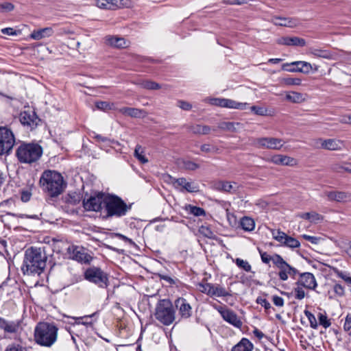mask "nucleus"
<instances>
[{
	"mask_svg": "<svg viewBox=\"0 0 351 351\" xmlns=\"http://www.w3.org/2000/svg\"><path fill=\"white\" fill-rule=\"evenodd\" d=\"M286 99L292 103L299 104L304 101L305 98L302 93L293 91L287 93Z\"/></svg>",
	"mask_w": 351,
	"mask_h": 351,
	"instance_id": "e433bc0d",
	"label": "nucleus"
},
{
	"mask_svg": "<svg viewBox=\"0 0 351 351\" xmlns=\"http://www.w3.org/2000/svg\"><path fill=\"white\" fill-rule=\"evenodd\" d=\"M168 178L173 187L181 192L196 193L199 191L197 184L189 182L184 178H175L169 175Z\"/></svg>",
	"mask_w": 351,
	"mask_h": 351,
	"instance_id": "1a4fd4ad",
	"label": "nucleus"
},
{
	"mask_svg": "<svg viewBox=\"0 0 351 351\" xmlns=\"http://www.w3.org/2000/svg\"><path fill=\"white\" fill-rule=\"evenodd\" d=\"M269 161L277 165L293 167L297 165V160L295 158L282 154L274 155Z\"/></svg>",
	"mask_w": 351,
	"mask_h": 351,
	"instance_id": "aec40b11",
	"label": "nucleus"
},
{
	"mask_svg": "<svg viewBox=\"0 0 351 351\" xmlns=\"http://www.w3.org/2000/svg\"><path fill=\"white\" fill-rule=\"evenodd\" d=\"M240 226L246 232H251L255 228V222L254 219L249 217H243L240 220Z\"/></svg>",
	"mask_w": 351,
	"mask_h": 351,
	"instance_id": "2f4dec72",
	"label": "nucleus"
},
{
	"mask_svg": "<svg viewBox=\"0 0 351 351\" xmlns=\"http://www.w3.org/2000/svg\"><path fill=\"white\" fill-rule=\"evenodd\" d=\"M175 306L182 318H189L191 315L192 308L186 299L179 298L175 301Z\"/></svg>",
	"mask_w": 351,
	"mask_h": 351,
	"instance_id": "a211bd4d",
	"label": "nucleus"
},
{
	"mask_svg": "<svg viewBox=\"0 0 351 351\" xmlns=\"http://www.w3.org/2000/svg\"><path fill=\"white\" fill-rule=\"evenodd\" d=\"M271 233L274 239L279 242L280 244L282 243L283 241L287 237V234L280 230H271Z\"/></svg>",
	"mask_w": 351,
	"mask_h": 351,
	"instance_id": "79ce46f5",
	"label": "nucleus"
},
{
	"mask_svg": "<svg viewBox=\"0 0 351 351\" xmlns=\"http://www.w3.org/2000/svg\"><path fill=\"white\" fill-rule=\"evenodd\" d=\"M53 32L51 27H45L33 31L30 34V38L36 40H39L51 36Z\"/></svg>",
	"mask_w": 351,
	"mask_h": 351,
	"instance_id": "393cba45",
	"label": "nucleus"
},
{
	"mask_svg": "<svg viewBox=\"0 0 351 351\" xmlns=\"http://www.w3.org/2000/svg\"><path fill=\"white\" fill-rule=\"evenodd\" d=\"M252 145L258 149L279 150L283 146L282 140L273 137L258 138L253 140Z\"/></svg>",
	"mask_w": 351,
	"mask_h": 351,
	"instance_id": "9d476101",
	"label": "nucleus"
},
{
	"mask_svg": "<svg viewBox=\"0 0 351 351\" xmlns=\"http://www.w3.org/2000/svg\"><path fill=\"white\" fill-rule=\"evenodd\" d=\"M251 110L254 112L256 114L262 116L265 115L267 112V110L265 108L256 106H252Z\"/></svg>",
	"mask_w": 351,
	"mask_h": 351,
	"instance_id": "13d9d810",
	"label": "nucleus"
},
{
	"mask_svg": "<svg viewBox=\"0 0 351 351\" xmlns=\"http://www.w3.org/2000/svg\"><path fill=\"white\" fill-rule=\"evenodd\" d=\"M239 122H223L220 124L219 128L230 132H238L243 127Z\"/></svg>",
	"mask_w": 351,
	"mask_h": 351,
	"instance_id": "f704fd0d",
	"label": "nucleus"
},
{
	"mask_svg": "<svg viewBox=\"0 0 351 351\" xmlns=\"http://www.w3.org/2000/svg\"><path fill=\"white\" fill-rule=\"evenodd\" d=\"M184 167L188 170H195L198 169L199 166L194 162L187 160L184 162Z\"/></svg>",
	"mask_w": 351,
	"mask_h": 351,
	"instance_id": "6e6d98bb",
	"label": "nucleus"
},
{
	"mask_svg": "<svg viewBox=\"0 0 351 351\" xmlns=\"http://www.w3.org/2000/svg\"><path fill=\"white\" fill-rule=\"evenodd\" d=\"M19 327L18 322L8 321L4 318L0 317V328L3 330L5 332L14 333Z\"/></svg>",
	"mask_w": 351,
	"mask_h": 351,
	"instance_id": "b1692460",
	"label": "nucleus"
},
{
	"mask_svg": "<svg viewBox=\"0 0 351 351\" xmlns=\"http://www.w3.org/2000/svg\"><path fill=\"white\" fill-rule=\"evenodd\" d=\"M0 7L2 10L6 12H10L14 10V5L9 2H5L0 5Z\"/></svg>",
	"mask_w": 351,
	"mask_h": 351,
	"instance_id": "338daca9",
	"label": "nucleus"
},
{
	"mask_svg": "<svg viewBox=\"0 0 351 351\" xmlns=\"http://www.w3.org/2000/svg\"><path fill=\"white\" fill-rule=\"evenodd\" d=\"M302 237H303L305 240H306V241H308L311 242V243H313V244H317V243H319V241H320V240H321V238H320V237H317L310 236V235H307V234H303V235H302Z\"/></svg>",
	"mask_w": 351,
	"mask_h": 351,
	"instance_id": "bf43d9fd",
	"label": "nucleus"
},
{
	"mask_svg": "<svg viewBox=\"0 0 351 351\" xmlns=\"http://www.w3.org/2000/svg\"><path fill=\"white\" fill-rule=\"evenodd\" d=\"M58 328L54 324L38 323L34 329V341L41 346L50 348L57 341Z\"/></svg>",
	"mask_w": 351,
	"mask_h": 351,
	"instance_id": "7ed1b4c3",
	"label": "nucleus"
},
{
	"mask_svg": "<svg viewBox=\"0 0 351 351\" xmlns=\"http://www.w3.org/2000/svg\"><path fill=\"white\" fill-rule=\"evenodd\" d=\"M84 277L87 281L101 289L107 288L109 285L108 274L98 267L93 266L87 268L84 271Z\"/></svg>",
	"mask_w": 351,
	"mask_h": 351,
	"instance_id": "0eeeda50",
	"label": "nucleus"
},
{
	"mask_svg": "<svg viewBox=\"0 0 351 351\" xmlns=\"http://www.w3.org/2000/svg\"><path fill=\"white\" fill-rule=\"evenodd\" d=\"M313 69V66L305 61H295L291 63H285L282 69L288 72H300L308 74Z\"/></svg>",
	"mask_w": 351,
	"mask_h": 351,
	"instance_id": "f8f14e48",
	"label": "nucleus"
},
{
	"mask_svg": "<svg viewBox=\"0 0 351 351\" xmlns=\"http://www.w3.org/2000/svg\"><path fill=\"white\" fill-rule=\"evenodd\" d=\"M188 128L190 132L195 134H207L211 130L209 126L199 124L189 125Z\"/></svg>",
	"mask_w": 351,
	"mask_h": 351,
	"instance_id": "72a5a7b5",
	"label": "nucleus"
},
{
	"mask_svg": "<svg viewBox=\"0 0 351 351\" xmlns=\"http://www.w3.org/2000/svg\"><path fill=\"white\" fill-rule=\"evenodd\" d=\"M178 106L184 110H190L192 108V105L190 103L183 100L178 101Z\"/></svg>",
	"mask_w": 351,
	"mask_h": 351,
	"instance_id": "4d7b16f0",
	"label": "nucleus"
},
{
	"mask_svg": "<svg viewBox=\"0 0 351 351\" xmlns=\"http://www.w3.org/2000/svg\"><path fill=\"white\" fill-rule=\"evenodd\" d=\"M19 120L23 125L30 130L36 128L40 121L34 110L30 109L21 112Z\"/></svg>",
	"mask_w": 351,
	"mask_h": 351,
	"instance_id": "ddd939ff",
	"label": "nucleus"
},
{
	"mask_svg": "<svg viewBox=\"0 0 351 351\" xmlns=\"http://www.w3.org/2000/svg\"><path fill=\"white\" fill-rule=\"evenodd\" d=\"M278 44L287 46H299L304 47L306 45V40L304 38L297 36L288 37L284 36L278 39Z\"/></svg>",
	"mask_w": 351,
	"mask_h": 351,
	"instance_id": "412c9836",
	"label": "nucleus"
},
{
	"mask_svg": "<svg viewBox=\"0 0 351 351\" xmlns=\"http://www.w3.org/2000/svg\"><path fill=\"white\" fill-rule=\"evenodd\" d=\"M200 149H201V151H202L204 152H206V153L211 152H217V150L215 147H212L209 144H204V145H201Z\"/></svg>",
	"mask_w": 351,
	"mask_h": 351,
	"instance_id": "0e129e2a",
	"label": "nucleus"
},
{
	"mask_svg": "<svg viewBox=\"0 0 351 351\" xmlns=\"http://www.w3.org/2000/svg\"><path fill=\"white\" fill-rule=\"evenodd\" d=\"M235 263L239 268L243 269L247 272L251 271L252 270V266L247 261L237 258L235 260Z\"/></svg>",
	"mask_w": 351,
	"mask_h": 351,
	"instance_id": "49530a36",
	"label": "nucleus"
},
{
	"mask_svg": "<svg viewBox=\"0 0 351 351\" xmlns=\"http://www.w3.org/2000/svg\"><path fill=\"white\" fill-rule=\"evenodd\" d=\"M216 188L225 192L234 193L238 191L239 185L236 182L220 181L216 184Z\"/></svg>",
	"mask_w": 351,
	"mask_h": 351,
	"instance_id": "bb28decb",
	"label": "nucleus"
},
{
	"mask_svg": "<svg viewBox=\"0 0 351 351\" xmlns=\"http://www.w3.org/2000/svg\"><path fill=\"white\" fill-rule=\"evenodd\" d=\"M295 285L302 286L309 290H315L317 287V283L314 275L310 272L301 273Z\"/></svg>",
	"mask_w": 351,
	"mask_h": 351,
	"instance_id": "dca6fc26",
	"label": "nucleus"
},
{
	"mask_svg": "<svg viewBox=\"0 0 351 351\" xmlns=\"http://www.w3.org/2000/svg\"><path fill=\"white\" fill-rule=\"evenodd\" d=\"M43 148L38 144L27 143L21 145L16 149V156L21 163L31 164L40 159Z\"/></svg>",
	"mask_w": 351,
	"mask_h": 351,
	"instance_id": "20e7f679",
	"label": "nucleus"
},
{
	"mask_svg": "<svg viewBox=\"0 0 351 351\" xmlns=\"http://www.w3.org/2000/svg\"><path fill=\"white\" fill-rule=\"evenodd\" d=\"M304 313L306 317L308 318L311 327L312 328L316 329L318 326V324L315 316L307 310H305Z\"/></svg>",
	"mask_w": 351,
	"mask_h": 351,
	"instance_id": "de8ad7c7",
	"label": "nucleus"
},
{
	"mask_svg": "<svg viewBox=\"0 0 351 351\" xmlns=\"http://www.w3.org/2000/svg\"><path fill=\"white\" fill-rule=\"evenodd\" d=\"M32 196V193L29 191H23L21 193V199L23 202H27Z\"/></svg>",
	"mask_w": 351,
	"mask_h": 351,
	"instance_id": "69168bd1",
	"label": "nucleus"
},
{
	"mask_svg": "<svg viewBox=\"0 0 351 351\" xmlns=\"http://www.w3.org/2000/svg\"><path fill=\"white\" fill-rule=\"evenodd\" d=\"M274 265L279 269L278 277L282 281H286L288 280L289 274L290 265L287 263L283 258L280 256H276L274 258Z\"/></svg>",
	"mask_w": 351,
	"mask_h": 351,
	"instance_id": "f3484780",
	"label": "nucleus"
},
{
	"mask_svg": "<svg viewBox=\"0 0 351 351\" xmlns=\"http://www.w3.org/2000/svg\"><path fill=\"white\" fill-rule=\"evenodd\" d=\"M47 256L40 247H31L25 253L22 270L24 274H40L46 266Z\"/></svg>",
	"mask_w": 351,
	"mask_h": 351,
	"instance_id": "f257e3e1",
	"label": "nucleus"
},
{
	"mask_svg": "<svg viewBox=\"0 0 351 351\" xmlns=\"http://www.w3.org/2000/svg\"><path fill=\"white\" fill-rule=\"evenodd\" d=\"M298 217L309 221L311 223H317L323 220V217L319 213L312 211L308 213H302L298 215Z\"/></svg>",
	"mask_w": 351,
	"mask_h": 351,
	"instance_id": "c85d7f7f",
	"label": "nucleus"
},
{
	"mask_svg": "<svg viewBox=\"0 0 351 351\" xmlns=\"http://www.w3.org/2000/svg\"><path fill=\"white\" fill-rule=\"evenodd\" d=\"M333 295L329 296V298H335L336 297H342L345 294V287L338 283L334 285L332 287Z\"/></svg>",
	"mask_w": 351,
	"mask_h": 351,
	"instance_id": "a19ab883",
	"label": "nucleus"
},
{
	"mask_svg": "<svg viewBox=\"0 0 351 351\" xmlns=\"http://www.w3.org/2000/svg\"><path fill=\"white\" fill-rule=\"evenodd\" d=\"M40 184L43 190L51 197L58 196L66 186L62 176L52 170H46L42 173Z\"/></svg>",
	"mask_w": 351,
	"mask_h": 351,
	"instance_id": "f03ea898",
	"label": "nucleus"
},
{
	"mask_svg": "<svg viewBox=\"0 0 351 351\" xmlns=\"http://www.w3.org/2000/svg\"><path fill=\"white\" fill-rule=\"evenodd\" d=\"M343 329L345 331H349L351 329V314H348L346 315L343 324Z\"/></svg>",
	"mask_w": 351,
	"mask_h": 351,
	"instance_id": "e2e57ef3",
	"label": "nucleus"
},
{
	"mask_svg": "<svg viewBox=\"0 0 351 351\" xmlns=\"http://www.w3.org/2000/svg\"><path fill=\"white\" fill-rule=\"evenodd\" d=\"M186 209L191 214L196 217L204 216L206 215L205 210L200 207L189 205Z\"/></svg>",
	"mask_w": 351,
	"mask_h": 351,
	"instance_id": "37998d69",
	"label": "nucleus"
},
{
	"mask_svg": "<svg viewBox=\"0 0 351 351\" xmlns=\"http://www.w3.org/2000/svg\"><path fill=\"white\" fill-rule=\"evenodd\" d=\"M106 196L103 193H98L83 200V206L86 210L98 212L105 206Z\"/></svg>",
	"mask_w": 351,
	"mask_h": 351,
	"instance_id": "9b49d317",
	"label": "nucleus"
},
{
	"mask_svg": "<svg viewBox=\"0 0 351 351\" xmlns=\"http://www.w3.org/2000/svg\"><path fill=\"white\" fill-rule=\"evenodd\" d=\"M232 296V291L226 289L219 284H213L211 298H226Z\"/></svg>",
	"mask_w": 351,
	"mask_h": 351,
	"instance_id": "a878e982",
	"label": "nucleus"
},
{
	"mask_svg": "<svg viewBox=\"0 0 351 351\" xmlns=\"http://www.w3.org/2000/svg\"><path fill=\"white\" fill-rule=\"evenodd\" d=\"M253 344L246 338H243L237 344L232 347L231 351H252Z\"/></svg>",
	"mask_w": 351,
	"mask_h": 351,
	"instance_id": "cd10ccee",
	"label": "nucleus"
},
{
	"mask_svg": "<svg viewBox=\"0 0 351 351\" xmlns=\"http://www.w3.org/2000/svg\"><path fill=\"white\" fill-rule=\"evenodd\" d=\"M213 284L208 282H199L197 285L198 291L211 297Z\"/></svg>",
	"mask_w": 351,
	"mask_h": 351,
	"instance_id": "ea45409f",
	"label": "nucleus"
},
{
	"mask_svg": "<svg viewBox=\"0 0 351 351\" xmlns=\"http://www.w3.org/2000/svg\"><path fill=\"white\" fill-rule=\"evenodd\" d=\"M281 245L291 249H294L299 247L300 246V243L296 239L287 235Z\"/></svg>",
	"mask_w": 351,
	"mask_h": 351,
	"instance_id": "4c0bfd02",
	"label": "nucleus"
},
{
	"mask_svg": "<svg viewBox=\"0 0 351 351\" xmlns=\"http://www.w3.org/2000/svg\"><path fill=\"white\" fill-rule=\"evenodd\" d=\"M330 201L346 203L351 201V194L344 191H328L325 193Z\"/></svg>",
	"mask_w": 351,
	"mask_h": 351,
	"instance_id": "6ab92c4d",
	"label": "nucleus"
},
{
	"mask_svg": "<svg viewBox=\"0 0 351 351\" xmlns=\"http://www.w3.org/2000/svg\"><path fill=\"white\" fill-rule=\"evenodd\" d=\"M138 84L143 88L147 90H158L161 88V86L155 82L150 80L140 81Z\"/></svg>",
	"mask_w": 351,
	"mask_h": 351,
	"instance_id": "58836bf2",
	"label": "nucleus"
},
{
	"mask_svg": "<svg viewBox=\"0 0 351 351\" xmlns=\"http://www.w3.org/2000/svg\"><path fill=\"white\" fill-rule=\"evenodd\" d=\"M70 257L82 263H89L92 260L90 255L85 252V250L82 247L71 246L68 249Z\"/></svg>",
	"mask_w": 351,
	"mask_h": 351,
	"instance_id": "2eb2a0df",
	"label": "nucleus"
},
{
	"mask_svg": "<svg viewBox=\"0 0 351 351\" xmlns=\"http://www.w3.org/2000/svg\"><path fill=\"white\" fill-rule=\"evenodd\" d=\"M310 53L314 57L322 58L328 60L331 59L332 56L330 51L319 48L310 49Z\"/></svg>",
	"mask_w": 351,
	"mask_h": 351,
	"instance_id": "473e14b6",
	"label": "nucleus"
},
{
	"mask_svg": "<svg viewBox=\"0 0 351 351\" xmlns=\"http://www.w3.org/2000/svg\"><path fill=\"white\" fill-rule=\"evenodd\" d=\"M318 319L319 324L325 328H328L331 325L330 321L328 319L327 316L323 313L318 314Z\"/></svg>",
	"mask_w": 351,
	"mask_h": 351,
	"instance_id": "3c124183",
	"label": "nucleus"
},
{
	"mask_svg": "<svg viewBox=\"0 0 351 351\" xmlns=\"http://www.w3.org/2000/svg\"><path fill=\"white\" fill-rule=\"evenodd\" d=\"M216 309L222 318L230 324L238 328L242 326V322L233 311L222 306H219Z\"/></svg>",
	"mask_w": 351,
	"mask_h": 351,
	"instance_id": "4468645a",
	"label": "nucleus"
},
{
	"mask_svg": "<svg viewBox=\"0 0 351 351\" xmlns=\"http://www.w3.org/2000/svg\"><path fill=\"white\" fill-rule=\"evenodd\" d=\"M258 252L261 255V261H263V263L265 264H269L270 261H272L274 263V260L275 259L274 258H276V256H280V255L278 254H274L273 256H270L267 252H263L260 249H258Z\"/></svg>",
	"mask_w": 351,
	"mask_h": 351,
	"instance_id": "c03bdc74",
	"label": "nucleus"
},
{
	"mask_svg": "<svg viewBox=\"0 0 351 351\" xmlns=\"http://www.w3.org/2000/svg\"><path fill=\"white\" fill-rule=\"evenodd\" d=\"M119 112L123 114L136 118L140 117L143 111L138 108L124 107L121 108Z\"/></svg>",
	"mask_w": 351,
	"mask_h": 351,
	"instance_id": "c9c22d12",
	"label": "nucleus"
},
{
	"mask_svg": "<svg viewBox=\"0 0 351 351\" xmlns=\"http://www.w3.org/2000/svg\"><path fill=\"white\" fill-rule=\"evenodd\" d=\"M272 22L274 23V25L279 26L293 27L296 25L295 20L289 18H282L275 16L272 19Z\"/></svg>",
	"mask_w": 351,
	"mask_h": 351,
	"instance_id": "c756f323",
	"label": "nucleus"
},
{
	"mask_svg": "<svg viewBox=\"0 0 351 351\" xmlns=\"http://www.w3.org/2000/svg\"><path fill=\"white\" fill-rule=\"evenodd\" d=\"M155 317L165 326H169L175 320V311L169 300H160L156 305Z\"/></svg>",
	"mask_w": 351,
	"mask_h": 351,
	"instance_id": "423d86ee",
	"label": "nucleus"
},
{
	"mask_svg": "<svg viewBox=\"0 0 351 351\" xmlns=\"http://www.w3.org/2000/svg\"><path fill=\"white\" fill-rule=\"evenodd\" d=\"M322 143V149L336 151L341 150L343 147V141L337 139H325L324 141H320Z\"/></svg>",
	"mask_w": 351,
	"mask_h": 351,
	"instance_id": "5701e85b",
	"label": "nucleus"
},
{
	"mask_svg": "<svg viewBox=\"0 0 351 351\" xmlns=\"http://www.w3.org/2000/svg\"><path fill=\"white\" fill-rule=\"evenodd\" d=\"M111 104L107 101H97L95 104V106L97 109L101 110H108L111 109Z\"/></svg>",
	"mask_w": 351,
	"mask_h": 351,
	"instance_id": "864d4df0",
	"label": "nucleus"
},
{
	"mask_svg": "<svg viewBox=\"0 0 351 351\" xmlns=\"http://www.w3.org/2000/svg\"><path fill=\"white\" fill-rule=\"evenodd\" d=\"M105 42L106 45L117 48H125L128 45V42L124 38L115 36H106Z\"/></svg>",
	"mask_w": 351,
	"mask_h": 351,
	"instance_id": "4be33fe9",
	"label": "nucleus"
},
{
	"mask_svg": "<svg viewBox=\"0 0 351 351\" xmlns=\"http://www.w3.org/2000/svg\"><path fill=\"white\" fill-rule=\"evenodd\" d=\"M247 105V103L237 102L230 99L223 98V108L244 110Z\"/></svg>",
	"mask_w": 351,
	"mask_h": 351,
	"instance_id": "7c9ffc66",
	"label": "nucleus"
},
{
	"mask_svg": "<svg viewBox=\"0 0 351 351\" xmlns=\"http://www.w3.org/2000/svg\"><path fill=\"white\" fill-rule=\"evenodd\" d=\"M272 300L274 304L278 307H282L284 306L285 302L284 299L278 295H274L272 297Z\"/></svg>",
	"mask_w": 351,
	"mask_h": 351,
	"instance_id": "680f3d73",
	"label": "nucleus"
},
{
	"mask_svg": "<svg viewBox=\"0 0 351 351\" xmlns=\"http://www.w3.org/2000/svg\"><path fill=\"white\" fill-rule=\"evenodd\" d=\"M282 82L286 86H300L302 80L300 78L288 77L282 78Z\"/></svg>",
	"mask_w": 351,
	"mask_h": 351,
	"instance_id": "a18cd8bd",
	"label": "nucleus"
},
{
	"mask_svg": "<svg viewBox=\"0 0 351 351\" xmlns=\"http://www.w3.org/2000/svg\"><path fill=\"white\" fill-rule=\"evenodd\" d=\"M158 276L160 280H163L168 282L169 285H174L176 283L175 280L170 276L164 274H158Z\"/></svg>",
	"mask_w": 351,
	"mask_h": 351,
	"instance_id": "774afa93",
	"label": "nucleus"
},
{
	"mask_svg": "<svg viewBox=\"0 0 351 351\" xmlns=\"http://www.w3.org/2000/svg\"><path fill=\"white\" fill-rule=\"evenodd\" d=\"M104 208L108 217H121L131 209V204L128 205L121 197L111 195L106 197Z\"/></svg>",
	"mask_w": 351,
	"mask_h": 351,
	"instance_id": "39448f33",
	"label": "nucleus"
},
{
	"mask_svg": "<svg viewBox=\"0 0 351 351\" xmlns=\"http://www.w3.org/2000/svg\"><path fill=\"white\" fill-rule=\"evenodd\" d=\"M256 303L261 305L267 311L271 308V304L263 297H258L256 300Z\"/></svg>",
	"mask_w": 351,
	"mask_h": 351,
	"instance_id": "5fc2aeb1",
	"label": "nucleus"
},
{
	"mask_svg": "<svg viewBox=\"0 0 351 351\" xmlns=\"http://www.w3.org/2000/svg\"><path fill=\"white\" fill-rule=\"evenodd\" d=\"M12 132L6 127H0V155L8 154L14 145Z\"/></svg>",
	"mask_w": 351,
	"mask_h": 351,
	"instance_id": "6e6552de",
	"label": "nucleus"
},
{
	"mask_svg": "<svg viewBox=\"0 0 351 351\" xmlns=\"http://www.w3.org/2000/svg\"><path fill=\"white\" fill-rule=\"evenodd\" d=\"M142 149L141 145H136L135 150H134V156L135 157L141 161L142 163H146L148 162V160L145 157V156L143 154V152L140 151Z\"/></svg>",
	"mask_w": 351,
	"mask_h": 351,
	"instance_id": "8fccbe9b",
	"label": "nucleus"
},
{
	"mask_svg": "<svg viewBox=\"0 0 351 351\" xmlns=\"http://www.w3.org/2000/svg\"><path fill=\"white\" fill-rule=\"evenodd\" d=\"M296 286L297 287L293 289L294 297L295 299L301 300L304 298L306 293L303 287L299 285Z\"/></svg>",
	"mask_w": 351,
	"mask_h": 351,
	"instance_id": "09e8293b",
	"label": "nucleus"
},
{
	"mask_svg": "<svg viewBox=\"0 0 351 351\" xmlns=\"http://www.w3.org/2000/svg\"><path fill=\"white\" fill-rule=\"evenodd\" d=\"M199 232H201V234H202L203 235L208 238L213 237V232L208 227L202 226L199 229Z\"/></svg>",
	"mask_w": 351,
	"mask_h": 351,
	"instance_id": "052dcab7",
	"label": "nucleus"
},
{
	"mask_svg": "<svg viewBox=\"0 0 351 351\" xmlns=\"http://www.w3.org/2000/svg\"><path fill=\"white\" fill-rule=\"evenodd\" d=\"M204 101L213 106H219L223 108V98H210L207 97Z\"/></svg>",
	"mask_w": 351,
	"mask_h": 351,
	"instance_id": "603ef678",
	"label": "nucleus"
}]
</instances>
